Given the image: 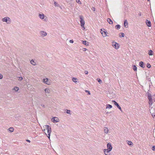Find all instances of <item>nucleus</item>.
Returning <instances> with one entry per match:
<instances>
[{
  "label": "nucleus",
  "instance_id": "obj_1",
  "mask_svg": "<svg viewBox=\"0 0 155 155\" xmlns=\"http://www.w3.org/2000/svg\"><path fill=\"white\" fill-rule=\"evenodd\" d=\"M80 18V22L81 23V26L82 28V29L84 30L85 29V28L84 27V25L85 24V21H84L83 18V16L81 15L79 16Z\"/></svg>",
  "mask_w": 155,
  "mask_h": 155
},
{
  "label": "nucleus",
  "instance_id": "obj_2",
  "mask_svg": "<svg viewBox=\"0 0 155 155\" xmlns=\"http://www.w3.org/2000/svg\"><path fill=\"white\" fill-rule=\"evenodd\" d=\"M3 21L6 22L8 24H10L11 23V19L9 17H5L2 19Z\"/></svg>",
  "mask_w": 155,
  "mask_h": 155
},
{
  "label": "nucleus",
  "instance_id": "obj_3",
  "mask_svg": "<svg viewBox=\"0 0 155 155\" xmlns=\"http://www.w3.org/2000/svg\"><path fill=\"white\" fill-rule=\"evenodd\" d=\"M45 128L47 130L48 134H51V129L50 126L48 125L45 126Z\"/></svg>",
  "mask_w": 155,
  "mask_h": 155
},
{
  "label": "nucleus",
  "instance_id": "obj_4",
  "mask_svg": "<svg viewBox=\"0 0 155 155\" xmlns=\"http://www.w3.org/2000/svg\"><path fill=\"white\" fill-rule=\"evenodd\" d=\"M43 82L46 84H50L51 83V80H49L48 78H46L43 79Z\"/></svg>",
  "mask_w": 155,
  "mask_h": 155
},
{
  "label": "nucleus",
  "instance_id": "obj_5",
  "mask_svg": "<svg viewBox=\"0 0 155 155\" xmlns=\"http://www.w3.org/2000/svg\"><path fill=\"white\" fill-rule=\"evenodd\" d=\"M112 102L114 103V105L116 106L122 112V109H121V107L119 106V104H118V103L117 102H116V101H112Z\"/></svg>",
  "mask_w": 155,
  "mask_h": 155
},
{
  "label": "nucleus",
  "instance_id": "obj_6",
  "mask_svg": "<svg viewBox=\"0 0 155 155\" xmlns=\"http://www.w3.org/2000/svg\"><path fill=\"white\" fill-rule=\"evenodd\" d=\"M107 149L109 151H111L112 149V147L110 143H108L107 144Z\"/></svg>",
  "mask_w": 155,
  "mask_h": 155
},
{
  "label": "nucleus",
  "instance_id": "obj_7",
  "mask_svg": "<svg viewBox=\"0 0 155 155\" xmlns=\"http://www.w3.org/2000/svg\"><path fill=\"white\" fill-rule=\"evenodd\" d=\"M40 33L41 36H42V37L45 36L47 35V33L46 32L43 31H41L40 32Z\"/></svg>",
  "mask_w": 155,
  "mask_h": 155
},
{
  "label": "nucleus",
  "instance_id": "obj_8",
  "mask_svg": "<svg viewBox=\"0 0 155 155\" xmlns=\"http://www.w3.org/2000/svg\"><path fill=\"white\" fill-rule=\"evenodd\" d=\"M101 34L103 36V37H105L106 36H107V32L105 31H104L102 30V29H101Z\"/></svg>",
  "mask_w": 155,
  "mask_h": 155
},
{
  "label": "nucleus",
  "instance_id": "obj_9",
  "mask_svg": "<svg viewBox=\"0 0 155 155\" xmlns=\"http://www.w3.org/2000/svg\"><path fill=\"white\" fill-rule=\"evenodd\" d=\"M139 66L142 68H144L145 67V65L144 62L143 61H140L139 62Z\"/></svg>",
  "mask_w": 155,
  "mask_h": 155
},
{
  "label": "nucleus",
  "instance_id": "obj_10",
  "mask_svg": "<svg viewBox=\"0 0 155 155\" xmlns=\"http://www.w3.org/2000/svg\"><path fill=\"white\" fill-rule=\"evenodd\" d=\"M53 122L54 123H56L59 122V119L57 117H54L53 118Z\"/></svg>",
  "mask_w": 155,
  "mask_h": 155
},
{
  "label": "nucleus",
  "instance_id": "obj_11",
  "mask_svg": "<svg viewBox=\"0 0 155 155\" xmlns=\"http://www.w3.org/2000/svg\"><path fill=\"white\" fill-rule=\"evenodd\" d=\"M109 150L107 149H104V152L105 155H110V153Z\"/></svg>",
  "mask_w": 155,
  "mask_h": 155
},
{
  "label": "nucleus",
  "instance_id": "obj_12",
  "mask_svg": "<svg viewBox=\"0 0 155 155\" xmlns=\"http://www.w3.org/2000/svg\"><path fill=\"white\" fill-rule=\"evenodd\" d=\"M146 22L147 25L148 27H150L151 26V24L150 21H148V20H147L146 21Z\"/></svg>",
  "mask_w": 155,
  "mask_h": 155
},
{
  "label": "nucleus",
  "instance_id": "obj_13",
  "mask_svg": "<svg viewBox=\"0 0 155 155\" xmlns=\"http://www.w3.org/2000/svg\"><path fill=\"white\" fill-rule=\"evenodd\" d=\"M104 132L105 134H107L108 131V128H107V127H104Z\"/></svg>",
  "mask_w": 155,
  "mask_h": 155
},
{
  "label": "nucleus",
  "instance_id": "obj_14",
  "mask_svg": "<svg viewBox=\"0 0 155 155\" xmlns=\"http://www.w3.org/2000/svg\"><path fill=\"white\" fill-rule=\"evenodd\" d=\"M107 21L109 24H113V22L109 18H108L107 19Z\"/></svg>",
  "mask_w": 155,
  "mask_h": 155
},
{
  "label": "nucleus",
  "instance_id": "obj_15",
  "mask_svg": "<svg viewBox=\"0 0 155 155\" xmlns=\"http://www.w3.org/2000/svg\"><path fill=\"white\" fill-rule=\"evenodd\" d=\"M114 46L116 49H117L119 48V45L116 42L115 43V44L114 45Z\"/></svg>",
  "mask_w": 155,
  "mask_h": 155
},
{
  "label": "nucleus",
  "instance_id": "obj_16",
  "mask_svg": "<svg viewBox=\"0 0 155 155\" xmlns=\"http://www.w3.org/2000/svg\"><path fill=\"white\" fill-rule=\"evenodd\" d=\"M39 16L40 18L41 19H43L44 18V15L43 14H39Z\"/></svg>",
  "mask_w": 155,
  "mask_h": 155
},
{
  "label": "nucleus",
  "instance_id": "obj_17",
  "mask_svg": "<svg viewBox=\"0 0 155 155\" xmlns=\"http://www.w3.org/2000/svg\"><path fill=\"white\" fill-rule=\"evenodd\" d=\"M45 92L47 93H50L51 91L48 88H46L45 89Z\"/></svg>",
  "mask_w": 155,
  "mask_h": 155
},
{
  "label": "nucleus",
  "instance_id": "obj_18",
  "mask_svg": "<svg viewBox=\"0 0 155 155\" xmlns=\"http://www.w3.org/2000/svg\"><path fill=\"white\" fill-rule=\"evenodd\" d=\"M83 44L86 46L88 45L89 43L86 41H83Z\"/></svg>",
  "mask_w": 155,
  "mask_h": 155
},
{
  "label": "nucleus",
  "instance_id": "obj_19",
  "mask_svg": "<svg viewBox=\"0 0 155 155\" xmlns=\"http://www.w3.org/2000/svg\"><path fill=\"white\" fill-rule=\"evenodd\" d=\"M112 106L111 105H110L109 104H107L106 105V109H107V108L110 109V108H112Z\"/></svg>",
  "mask_w": 155,
  "mask_h": 155
},
{
  "label": "nucleus",
  "instance_id": "obj_20",
  "mask_svg": "<svg viewBox=\"0 0 155 155\" xmlns=\"http://www.w3.org/2000/svg\"><path fill=\"white\" fill-rule=\"evenodd\" d=\"M148 54L150 55H153V51L152 50L149 51Z\"/></svg>",
  "mask_w": 155,
  "mask_h": 155
},
{
  "label": "nucleus",
  "instance_id": "obj_21",
  "mask_svg": "<svg viewBox=\"0 0 155 155\" xmlns=\"http://www.w3.org/2000/svg\"><path fill=\"white\" fill-rule=\"evenodd\" d=\"M31 63L33 65H36V63L35 62L34 60H32L30 61Z\"/></svg>",
  "mask_w": 155,
  "mask_h": 155
},
{
  "label": "nucleus",
  "instance_id": "obj_22",
  "mask_svg": "<svg viewBox=\"0 0 155 155\" xmlns=\"http://www.w3.org/2000/svg\"><path fill=\"white\" fill-rule=\"evenodd\" d=\"M119 36L120 37H123L124 36V33H120L119 34Z\"/></svg>",
  "mask_w": 155,
  "mask_h": 155
},
{
  "label": "nucleus",
  "instance_id": "obj_23",
  "mask_svg": "<svg viewBox=\"0 0 155 155\" xmlns=\"http://www.w3.org/2000/svg\"><path fill=\"white\" fill-rule=\"evenodd\" d=\"M72 80L73 81H74V82L76 83V82H77V80H78V79L76 78H72Z\"/></svg>",
  "mask_w": 155,
  "mask_h": 155
},
{
  "label": "nucleus",
  "instance_id": "obj_24",
  "mask_svg": "<svg viewBox=\"0 0 155 155\" xmlns=\"http://www.w3.org/2000/svg\"><path fill=\"white\" fill-rule=\"evenodd\" d=\"M149 104L150 106H151V105L153 104V100L152 99H151V100L150 99L149 100Z\"/></svg>",
  "mask_w": 155,
  "mask_h": 155
},
{
  "label": "nucleus",
  "instance_id": "obj_25",
  "mask_svg": "<svg viewBox=\"0 0 155 155\" xmlns=\"http://www.w3.org/2000/svg\"><path fill=\"white\" fill-rule=\"evenodd\" d=\"M133 69L135 71H137V67L136 65H134L133 66Z\"/></svg>",
  "mask_w": 155,
  "mask_h": 155
},
{
  "label": "nucleus",
  "instance_id": "obj_26",
  "mask_svg": "<svg viewBox=\"0 0 155 155\" xmlns=\"http://www.w3.org/2000/svg\"><path fill=\"white\" fill-rule=\"evenodd\" d=\"M11 132H13L14 130V129L13 127H10L8 129Z\"/></svg>",
  "mask_w": 155,
  "mask_h": 155
},
{
  "label": "nucleus",
  "instance_id": "obj_27",
  "mask_svg": "<svg viewBox=\"0 0 155 155\" xmlns=\"http://www.w3.org/2000/svg\"><path fill=\"white\" fill-rule=\"evenodd\" d=\"M124 26L125 27L127 28L126 26L127 25V20H126L124 21Z\"/></svg>",
  "mask_w": 155,
  "mask_h": 155
},
{
  "label": "nucleus",
  "instance_id": "obj_28",
  "mask_svg": "<svg viewBox=\"0 0 155 155\" xmlns=\"http://www.w3.org/2000/svg\"><path fill=\"white\" fill-rule=\"evenodd\" d=\"M14 90L16 91H17L18 90L19 88L17 87H15L14 88Z\"/></svg>",
  "mask_w": 155,
  "mask_h": 155
},
{
  "label": "nucleus",
  "instance_id": "obj_29",
  "mask_svg": "<svg viewBox=\"0 0 155 155\" xmlns=\"http://www.w3.org/2000/svg\"><path fill=\"white\" fill-rule=\"evenodd\" d=\"M115 28L117 29H120V26L119 25H116Z\"/></svg>",
  "mask_w": 155,
  "mask_h": 155
},
{
  "label": "nucleus",
  "instance_id": "obj_30",
  "mask_svg": "<svg viewBox=\"0 0 155 155\" xmlns=\"http://www.w3.org/2000/svg\"><path fill=\"white\" fill-rule=\"evenodd\" d=\"M76 2L79 4H81V2L80 0H76Z\"/></svg>",
  "mask_w": 155,
  "mask_h": 155
},
{
  "label": "nucleus",
  "instance_id": "obj_31",
  "mask_svg": "<svg viewBox=\"0 0 155 155\" xmlns=\"http://www.w3.org/2000/svg\"><path fill=\"white\" fill-rule=\"evenodd\" d=\"M54 4L55 6H59V5L58 4V3L56 2H54Z\"/></svg>",
  "mask_w": 155,
  "mask_h": 155
},
{
  "label": "nucleus",
  "instance_id": "obj_32",
  "mask_svg": "<svg viewBox=\"0 0 155 155\" xmlns=\"http://www.w3.org/2000/svg\"><path fill=\"white\" fill-rule=\"evenodd\" d=\"M147 66L148 68H150L151 67V65L149 63H147Z\"/></svg>",
  "mask_w": 155,
  "mask_h": 155
},
{
  "label": "nucleus",
  "instance_id": "obj_33",
  "mask_svg": "<svg viewBox=\"0 0 155 155\" xmlns=\"http://www.w3.org/2000/svg\"><path fill=\"white\" fill-rule=\"evenodd\" d=\"M71 111L70 110H67L66 113L68 114H71Z\"/></svg>",
  "mask_w": 155,
  "mask_h": 155
},
{
  "label": "nucleus",
  "instance_id": "obj_34",
  "mask_svg": "<svg viewBox=\"0 0 155 155\" xmlns=\"http://www.w3.org/2000/svg\"><path fill=\"white\" fill-rule=\"evenodd\" d=\"M97 81H98V82H99V83H101L102 82V81L99 78H97Z\"/></svg>",
  "mask_w": 155,
  "mask_h": 155
},
{
  "label": "nucleus",
  "instance_id": "obj_35",
  "mask_svg": "<svg viewBox=\"0 0 155 155\" xmlns=\"http://www.w3.org/2000/svg\"><path fill=\"white\" fill-rule=\"evenodd\" d=\"M128 144L129 145H131L132 143L131 141H128Z\"/></svg>",
  "mask_w": 155,
  "mask_h": 155
},
{
  "label": "nucleus",
  "instance_id": "obj_36",
  "mask_svg": "<svg viewBox=\"0 0 155 155\" xmlns=\"http://www.w3.org/2000/svg\"><path fill=\"white\" fill-rule=\"evenodd\" d=\"M148 98L149 100H150V99L151 100V99H152L151 96H148Z\"/></svg>",
  "mask_w": 155,
  "mask_h": 155
},
{
  "label": "nucleus",
  "instance_id": "obj_37",
  "mask_svg": "<svg viewBox=\"0 0 155 155\" xmlns=\"http://www.w3.org/2000/svg\"><path fill=\"white\" fill-rule=\"evenodd\" d=\"M23 79V78L22 77H20L19 78L18 80L20 81H21Z\"/></svg>",
  "mask_w": 155,
  "mask_h": 155
},
{
  "label": "nucleus",
  "instance_id": "obj_38",
  "mask_svg": "<svg viewBox=\"0 0 155 155\" xmlns=\"http://www.w3.org/2000/svg\"><path fill=\"white\" fill-rule=\"evenodd\" d=\"M152 150L153 151H155V146H153V147H152Z\"/></svg>",
  "mask_w": 155,
  "mask_h": 155
},
{
  "label": "nucleus",
  "instance_id": "obj_39",
  "mask_svg": "<svg viewBox=\"0 0 155 155\" xmlns=\"http://www.w3.org/2000/svg\"><path fill=\"white\" fill-rule=\"evenodd\" d=\"M69 42L71 43H73L74 42V41H73V40H70L69 41Z\"/></svg>",
  "mask_w": 155,
  "mask_h": 155
},
{
  "label": "nucleus",
  "instance_id": "obj_40",
  "mask_svg": "<svg viewBox=\"0 0 155 155\" xmlns=\"http://www.w3.org/2000/svg\"><path fill=\"white\" fill-rule=\"evenodd\" d=\"M84 73H85V74H88V72L87 71H84Z\"/></svg>",
  "mask_w": 155,
  "mask_h": 155
},
{
  "label": "nucleus",
  "instance_id": "obj_41",
  "mask_svg": "<svg viewBox=\"0 0 155 155\" xmlns=\"http://www.w3.org/2000/svg\"><path fill=\"white\" fill-rule=\"evenodd\" d=\"M3 78V76L1 74H0V79H2Z\"/></svg>",
  "mask_w": 155,
  "mask_h": 155
},
{
  "label": "nucleus",
  "instance_id": "obj_42",
  "mask_svg": "<svg viewBox=\"0 0 155 155\" xmlns=\"http://www.w3.org/2000/svg\"><path fill=\"white\" fill-rule=\"evenodd\" d=\"M87 50V49L86 48H83V51H86Z\"/></svg>",
  "mask_w": 155,
  "mask_h": 155
},
{
  "label": "nucleus",
  "instance_id": "obj_43",
  "mask_svg": "<svg viewBox=\"0 0 155 155\" xmlns=\"http://www.w3.org/2000/svg\"><path fill=\"white\" fill-rule=\"evenodd\" d=\"M48 136H47V137L49 139H50V134H48Z\"/></svg>",
  "mask_w": 155,
  "mask_h": 155
},
{
  "label": "nucleus",
  "instance_id": "obj_44",
  "mask_svg": "<svg viewBox=\"0 0 155 155\" xmlns=\"http://www.w3.org/2000/svg\"><path fill=\"white\" fill-rule=\"evenodd\" d=\"M86 92H87L89 94H90V93L89 91H86Z\"/></svg>",
  "mask_w": 155,
  "mask_h": 155
},
{
  "label": "nucleus",
  "instance_id": "obj_45",
  "mask_svg": "<svg viewBox=\"0 0 155 155\" xmlns=\"http://www.w3.org/2000/svg\"><path fill=\"white\" fill-rule=\"evenodd\" d=\"M26 141L29 143L30 142V141L28 140H27Z\"/></svg>",
  "mask_w": 155,
  "mask_h": 155
},
{
  "label": "nucleus",
  "instance_id": "obj_46",
  "mask_svg": "<svg viewBox=\"0 0 155 155\" xmlns=\"http://www.w3.org/2000/svg\"><path fill=\"white\" fill-rule=\"evenodd\" d=\"M148 96H151V94L150 93H148Z\"/></svg>",
  "mask_w": 155,
  "mask_h": 155
},
{
  "label": "nucleus",
  "instance_id": "obj_47",
  "mask_svg": "<svg viewBox=\"0 0 155 155\" xmlns=\"http://www.w3.org/2000/svg\"><path fill=\"white\" fill-rule=\"evenodd\" d=\"M92 10L94 11L95 10V8L94 7H93V8L92 9Z\"/></svg>",
  "mask_w": 155,
  "mask_h": 155
},
{
  "label": "nucleus",
  "instance_id": "obj_48",
  "mask_svg": "<svg viewBox=\"0 0 155 155\" xmlns=\"http://www.w3.org/2000/svg\"><path fill=\"white\" fill-rule=\"evenodd\" d=\"M41 106L43 107H45V105H41Z\"/></svg>",
  "mask_w": 155,
  "mask_h": 155
},
{
  "label": "nucleus",
  "instance_id": "obj_49",
  "mask_svg": "<svg viewBox=\"0 0 155 155\" xmlns=\"http://www.w3.org/2000/svg\"><path fill=\"white\" fill-rule=\"evenodd\" d=\"M139 15L140 16H141V14H139Z\"/></svg>",
  "mask_w": 155,
  "mask_h": 155
},
{
  "label": "nucleus",
  "instance_id": "obj_50",
  "mask_svg": "<svg viewBox=\"0 0 155 155\" xmlns=\"http://www.w3.org/2000/svg\"><path fill=\"white\" fill-rule=\"evenodd\" d=\"M154 116L155 117V115H154Z\"/></svg>",
  "mask_w": 155,
  "mask_h": 155
},
{
  "label": "nucleus",
  "instance_id": "obj_51",
  "mask_svg": "<svg viewBox=\"0 0 155 155\" xmlns=\"http://www.w3.org/2000/svg\"><path fill=\"white\" fill-rule=\"evenodd\" d=\"M149 0H148V1Z\"/></svg>",
  "mask_w": 155,
  "mask_h": 155
}]
</instances>
